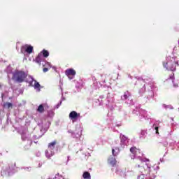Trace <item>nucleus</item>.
<instances>
[{
  "mask_svg": "<svg viewBox=\"0 0 179 179\" xmlns=\"http://www.w3.org/2000/svg\"><path fill=\"white\" fill-rule=\"evenodd\" d=\"M54 155V152H51L50 154L48 152V150L45 151V156L48 159H51L52 157V155Z\"/></svg>",
  "mask_w": 179,
  "mask_h": 179,
  "instance_id": "nucleus-15",
  "label": "nucleus"
},
{
  "mask_svg": "<svg viewBox=\"0 0 179 179\" xmlns=\"http://www.w3.org/2000/svg\"><path fill=\"white\" fill-rule=\"evenodd\" d=\"M35 83L34 85V89H40V83L37 82L36 80H34Z\"/></svg>",
  "mask_w": 179,
  "mask_h": 179,
  "instance_id": "nucleus-17",
  "label": "nucleus"
},
{
  "mask_svg": "<svg viewBox=\"0 0 179 179\" xmlns=\"http://www.w3.org/2000/svg\"><path fill=\"white\" fill-rule=\"evenodd\" d=\"M175 87H178V85H174Z\"/></svg>",
  "mask_w": 179,
  "mask_h": 179,
  "instance_id": "nucleus-23",
  "label": "nucleus"
},
{
  "mask_svg": "<svg viewBox=\"0 0 179 179\" xmlns=\"http://www.w3.org/2000/svg\"><path fill=\"white\" fill-rule=\"evenodd\" d=\"M13 106V105L12 104V103L10 102H6L4 103V107H7V108H10Z\"/></svg>",
  "mask_w": 179,
  "mask_h": 179,
  "instance_id": "nucleus-16",
  "label": "nucleus"
},
{
  "mask_svg": "<svg viewBox=\"0 0 179 179\" xmlns=\"http://www.w3.org/2000/svg\"><path fill=\"white\" fill-rule=\"evenodd\" d=\"M23 48H24L27 54H31V52H33V46L30 45H25L23 46Z\"/></svg>",
  "mask_w": 179,
  "mask_h": 179,
  "instance_id": "nucleus-8",
  "label": "nucleus"
},
{
  "mask_svg": "<svg viewBox=\"0 0 179 179\" xmlns=\"http://www.w3.org/2000/svg\"><path fill=\"white\" fill-rule=\"evenodd\" d=\"M141 171L145 174H149L150 173V164L148 163H143L141 166Z\"/></svg>",
  "mask_w": 179,
  "mask_h": 179,
  "instance_id": "nucleus-3",
  "label": "nucleus"
},
{
  "mask_svg": "<svg viewBox=\"0 0 179 179\" xmlns=\"http://www.w3.org/2000/svg\"><path fill=\"white\" fill-rule=\"evenodd\" d=\"M0 87H1V84H0Z\"/></svg>",
  "mask_w": 179,
  "mask_h": 179,
  "instance_id": "nucleus-28",
  "label": "nucleus"
},
{
  "mask_svg": "<svg viewBox=\"0 0 179 179\" xmlns=\"http://www.w3.org/2000/svg\"><path fill=\"white\" fill-rule=\"evenodd\" d=\"M34 61L36 64H38V65H41V62L44 61V57H43V55L39 53L38 56L35 58Z\"/></svg>",
  "mask_w": 179,
  "mask_h": 179,
  "instance_id": "nucleus-6",
  "label": "nucleus"
},
{
  "mask_svg": "<svg viewBox=\"0 0 179 179\" xmlns=\"http://www.w3.org/2000/svg\"><path fill=\"white\" fill-rule=\"evenodd\" d=\"M115 149H118V148H116Z\"/></svg>",
  "mask_w": 179,
  "mask_h": 179,
  "instance_id": "nucleus-27",
  "label": "nucleus"
},
{
  "mask_svg": "<svg viewBox=\"0 0 179 179\" xmlns=\"http://www.w3.org/2000/svg\"><path fill=\"white\" fill-rule=\"evenodd\" d=\"M177 65L178 66H179L178 62H175L171 64V66H170V69L171 71H172V72L176 71V70L177 69Z\"/></svg>",
  "mask_w": 179,
  "mask_h": 179,
  "instance_id": "nucleus-12",
  "label": "nucleus"
},
{
  "mask_svg": "<svg viewBox=\"0 0 179 179\" xmlns=\"http://www.w3.org/2000/svg\"><path fill=\"white\" fill-rule=\"evenodd\" d=\"M156 134H159V127H155Z\"/></svg>",
  "mask_w": 179,
  "mask_h": 179,
  "instance_id": "nucleus-21",
  "label": "nucleus"
},
{
  "mask_svg": "<svg viewBox=\"0 0 179 179\" xmlns=\"http://www.w3.org/2000/svg\"><path fill=\"white\" fill-rule=\"evenodd\" d=\"M112 155L113 156H110L108 159V163L110 164L113 167L117 164V159H115V156H118V152L115 153V150L114 148L112 149Z\"/></svg>",
  "mask_w": 179,
  "mask_h": 179,
  "instance_id": "nucleus-2",
  "label": "nucleus"
},
{
  "mask_svg": "<svg viewBox=\"0 0 179 179\" xmlns=\"http://www.w3.org/2000/svg\"><path fill=\"white\" fill-rule=\"evenodd\" d=\"M130 94L128 92H124V95L122 96V100H127Z\"/></svg>",
  "mask_w": 179,
  "mask_h": 179,
  "instance_id": "nucleus-14",
  "label": "nucleus"
},
{
  "mask_svg": "<svg viewBox=\"0 0 179 179\" xmlns=\"http://www.w3.org/2000/svg\"><path fill=\"white\" fill-rule=\"evenodd\" d=\"M138 167H141V165H138Z\"/></svg>",
  "mask_w": 179,
  "mask_h": 179,
  "instance_id": "nucleus-26",
  "label": "nucleus"
},
{
  "mask_svg": "<svg viewBox=\"0 0 179 179\" xmlns=\"http://www.w3.org/2000/svg\"><path fill=\"white\" fill-rule=\"evenodd\" d=\"M39 54H41L42 57L44 58L50 57V52L45 49H43Z\"/></svg>",
  "mask_w": 179,
  "mask_h": 179,
  "instance_id": "nucleus-11",
  "label": "nucleus"
},
{
  "mask_svg": "<svg viewBox=\"0 0 179 179\" xmlns=\"http://www.w3.org/2000/svg\"><path fill=\"white\" fill-rule=\"evenodd\" d=\"M44 107H45V104L44 103L39 105L38 108L36 109V111L40 114H43V113H44V110H45Z\"/></svg>",
  "mask_w": 179,
  "mask_h": 179,
  "instance_id": "nucleus-10",
  "label": "nucleus"
},
{
  "mask_svg": "<svg viewBox=\"0 0 179 179\" xmlns=\"http://www.w3.org/2000/svg\"><path fill=\"white\" fill-rule=\"evenodd\" d=\"M27 78V73L23 71H16L13 73L12 80L17 83H23Z\"/></svg>",
  "mask_w": 179,
  "mask_h": 179,
  "instance_id": "nucleus-1",
  "label": "nucleus"
},
{
  "mask_svg": "<svg viewBox=\"0 0 179 179\" xmlns=\"http://www.w3.org/2000/svg\"><path fill=\"white\" fill-rule=\"evenodd\" d=\"M79 117H80V113H78L75 110L69 113V118H71V120H76V118H79Z\"/></svg>",
  "mask_w": 179,
  "mask_h": 179,
  "instance_id": "nucleus-5",
  "label": "nucleus"
},
{
  "mask_svg": "<svg viewBox=\"0 0 179 179\" xmlns=\"http://www.w3.org/2000/svg\"><path fill=\"white\" fill-rule=\"evenodd\" d=\"M138 179H145V176L143 175H141L138 177Z\"/></svg>",
  "mask_w": 179,
  "mask_h": 179,
  "instance_id": "nucleus-20",
  "label": "nucleus"
},
{
  "mask_svg": "<svg viewBox=\"0 0 179 179\" xmlns=\"http://www.w3.org/2000/svg\"><path fill=\"white\" fill-rule=\"evenodd\" d=\"M29 78L30 80L27 81V82H28V83L29 84V86H32L33 82L34 81V78H33V77H31L30 76H29Z\"/></svg>",
  "mask_w": 179,
  "mask_h": 179,
  "instance_id": "nucleus-18",
  "label": "nucleus"
},
{
  "mask_svg": "<svg viewBox=\"0 0 179 179\" xmlns=\"http://www.w3.org/2000/svg\"><path fill=\"white\" fill-rule=\"evenodd\" d=\"M83 179H92V176H90V173L88 171H85L83 174Z\"/></svg>",
  "mask_w": 179,
  "mask_h": 179,
  "instance_id": "nucleus-13",
  "label": "nucleus"
},
{
  "mask_svg": "<svg viewBox=\"0 0 179 179\" xmlns=\"http://www.w3.org/2000/svg\"><path fill=\"white\" fill-rule=\"evenodd\" d=\"M68 160H69V157H67Z\"/></svg>",
  "mask_w": 179,
  "mask_h": 179,
  "instance_id": "nucleus-25",
  "label": "nucleus"
},
{
  "mask_svg": "<svg viewBox=\"0 0 179 179\" xmlns=\"http://www.w3.org/2000/svg\"><path fill=\"white\" fill-rule=\"evenodd\" d=\"M43 72H48V68L47 67L43 68Z\"/></svg>",
  "mask_w": 179,
  "mask_h": 179,
  "instance_id": "nucleus-19",
  "label": "nucleus"
},
{
  "mask_svg": "<svg viewBox=\"0 0 179 179\" xmlns=\"http://www.w3.org/2000/svg\"><path fill=\"white\" fill-rule=\"evenodd\" d=\"M57 140H55L54 141L49 143L48 145V149H51V150H54L55 149V145H57Z\"/></svg>",
  "mask_w": 179,
  "mask_h": 179,
  "instance_id": "nucleus-9",
  "label": "nucleus"
},
{
  "mask_svg": "<svg viewBox=\"0 0 179 179\" xmlns=\"http://www.w3.org/2000/svg\"><path fill=\"white\" fill-rule=\"evenodd\" d=\"M163 65H164V68H167L168 63L167 62L166 63H164Z\"/></svg>",
  "mask_w": 179,
  "mask_h": 179,
  "instance_id": "nucleus-22",
  "label": "nucleus"
},
{
  "mask_svg": "<svg viewBox=\"0 0 179 179\" xmlns=\"http://www.w3.org/2000/svg\"><path fill=\"white\" fill-rule=\"evenodd\" d=\"M65 75H66L69 79H73V76L76 75V71L73 69H69L65 71Z\"/></svg>",
  "mask_w": 179,
  "mask_h": 179,
  "instance_id": "nucleus-4",
  "label": "nucleus"
},
{
  "mask_svg": "<svg viewBox=\"0 0 179 179\" xmlns=\"http://www.w3.org/2000/svg\"><path fill=\"white\" fill-rule=\"evenodd\" d=\"M130 152L134 155V156H136L138 153H141V149L136 148V147H131L130 148Z\"/></svg>",
  "mask_w": 179,
  "mask_h": 179,
  "instance_id": "nucleus-7",
  "label": "nucleus"
},
{
  "mask_svg": "<svg viewBox=\"0 0 179 179\" xmlns=\"http://www.w3.org/2000/svg\"><path fill=\"white\" fill-rule=\"evenodd\" d=\"M145 162H149V159H145Z\"/></svg>",
  "mask_w": 179,
  "mask_h": 179,
  "instance_id": "nucleus-24",
  "label": "nucleus"
}]
</instances>
